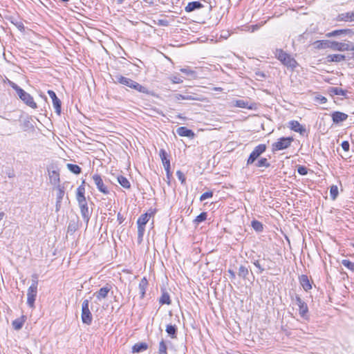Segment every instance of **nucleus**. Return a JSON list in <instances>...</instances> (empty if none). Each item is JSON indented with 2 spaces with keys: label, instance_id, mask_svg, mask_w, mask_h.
Returning a JSON list of instances; mask_svg holds the SVG:
<instances>
[{
  "label": "nucleus",
  "instance_id": "36",
  "mask_svg": "<svg viewBox=\"0 0 354 354\" xmlns=\"http://www.w3.org/2000/svg\"><path fill=\"white\" fill-rule=\"evenodd\" d=\"M67 168L68 169V170L71 172H72L75 174H79L82 171L81 167L80 166H78L77 165L68 163V164H67Z\"/></svg>",
  "mask_w": 354,
  "mask_h": 354
},
{
  "label": "nucleus",
  "instance_id": "34",
  "mask_svg": "<svg viewBox=\"0 0 354 354\" xmlns=\"http://www.w3.org/2000/svg\"><path fill=\"white\" fill-rule=\"evenodd\" d=\"M159 302L160 304H167L169 305L171 304L170 296L167 292H163L162 293L161 297H160Z\"/></svg>",
  "mask_w": 354,
  "mask_h": 354
},
{
  "label": "nucleus",
  "instance_id": "19",
  "mask_svg": "<svg viewBox=\"0 0 354 354\" xmlns=\"http://www.w3.org/2000/svg\"><path fill=\"white\" fill-rule=\"evenodd\" d=\"M85 181L83 180L82 185H80L77 189V194L76 198L78 203H83L84 201H86L85 198V187H84Z\"/></svg>",
  "mask_w": 354,
  "mask_h": 354
},
{
  "label": "nucleus",
  "instance_id": "45",
  "mask_svg": "<svg viewBox=\"0 0 354 354\" xmlns=\"http://www.w3.org/2000/svg\"><path fill=\"white\" fill-rule=\"evenodd\" d=\"M167 346L165 342V341L163 339H162L160 343H159V346H158V353H167Z\"/></svg>",
  "mask_w": 354,
  "mask_h": 354
},
{
  "label": "nucleus",
  "instance_id": "35",
  "mask_svg": "<svg viewBox=\"0 0 354 354\" xmlns=\"http://www.w3.org/2000/svg\"><path fill=\"white\" fill-rule=\"evenodd\" d=\"M238 274L240 277L245 279L247 276L249 274V270L245 266L241 265L239 268Z\"/></svg>",
  "mask_w": 354,
  "mask_h": 354
},
{
  "label": "nucleus",
  "instance_id": "56",
  "mask_svg": "<svg viewBox=\"0 0 354 354\" xmlns=\"http://www.w3.org/2000/svg\"><path fill=\"white\" fill-rule=\"evenodd\" d=\"M7 175H8V177L10 178H12L15 176V174L12 171H9L8 172H7Z\"/></svg>",
  "mask_w": 354,
  "mask_h": 354
},
{
  "label": "nucleus",
  "instance_id": "40",
  "mask_svg": "<svg viewBox=\"0 0 354 354\" xmlns=\"http://www.w3.org/2000/svg\"><path fill=\"white\" fill-rule=\"evenodd\" d=\"M338 187L337 185H332L330 187V196L332 200H335L338 196Z\"/></svg>",
  "mask_w": 354,
  "mask_h": 354
},
{
  "label": "nucleus",
  "instance_id": "52",
  "mask_svg": "<svg viewBox=\"0 0 354 354\" xmlns=\"http://www.w3.org/2000/svg\"><path fill=\"white\" fill-rule=\"evenodd\" d=\"M169 80L174 83V84H180L183 82V80L180 77L178 76H171L169 77Z\"/></svg>",
  "mask_w": 354,
  "mask_h": 354
},
{
  "label": "nucleus",
  "instance_id": "55",
  "mask_svg": "<svg viewBox=\"0 0 354 354\" xmlns=\"http://www.w3.org/2000/svg\"><path fill=\"white\" fill-rule=\"evenodd\" d=\"M227 272L230 274V276L231 279H234L235 278V277H236L235 272L232 270L229 269L227 270Z\"/></svg>",
  "mask_w": 354,
  "mask_h": 354
},
{
  "label": "nucleus",
  "instance_id": "39",
  "mask_svg": "<svg viewBox=\"0 0 354 354\" xmlns=\"http://www.w3.org/2000/svg\"><path fill=\"white\" fill-rule=\"evenodd\" d=\"M24 323L23 319H17L12 321V325L15 330H20L23 327Z\"/></svg>",
  "mask_w": 354,
  "mask_h": 354
},
{
  "label": "nucleus",
  "instance_id": "5",
  "mask_svg": "<svg viewBox=\"0 0 354 354\" xmlns=\"http://www.w3.org/2000/svg\"><path fill=\"white\" fill-rule=\"evenodd\" d=\"M81 319L84 324L91 325L93 321V316L89 309V300L84 299L82 304Z\"/></svg>",
  "mask_w": 354,
  "mask_h": 354
},
{
  "label": "nucleus",
  "instance_id": "4",
  "mask_svg": "<svg viewBox=\"0 0 354 354\" xmlns=\"http://www.w3.org/2000/svg\"><path fill=\"white\" fill-rule=\"evenodd\" d=\"M151 214L145 213L142 214L137 221L138 225V240L140 243L142 241L143 235L145 230V225L149 221Z\"/></svg>",
  "mask_w": 354,
  "mask_h": 354
},
{
  "label": "nucleus",
  "instance_id": "13",
  "mask_svg": "<svg viewBox=\"0 0 354 354\" xmlns=\"http://www.w3.org/2000/svg\"><path fill=\"white\" fill-rule=\"evenodd\" d=\"M78 204H79V206L80 208L82 216L84 221L86 223V224H88L91 213L88 209L87 202L84 201L82 203H78Z\"/></svg>",
  "mask_w": 354,
  "mask_h": 354
},
{
  "label": "nucleus",
  "instance_id": "38",
  "mask_svg": "<svg viewBox=\"0 0 354 354\" xmlns=\"http://www.w3.org/2000/svg\"><path fill=\"white\" fill-rule=\"evenodd\" d=\"M257 167H269L270 166V163L268 162V159L266 158H260L256 163Z\"/></svg>",
  "mask_w": 354,
  "mask_h": 354
},
{
  "label": "nucleus",
  "instance_id": "14",
  "mask_svg": "<svg viewBox=\"0 0 354 354\" xmlns=\"http://www.w3.org/2000/svg\"><path fill=\"white\" fill-rule=\"evenodd\" d=\"M113 80L115 83L121 84L125 85L129 88L132 86L133 83L134 82V80H133L130 78L124 77L119 74L115 75L114 76V77L113 78Z\"/></svg>",
  "mask_w": 354,
  "mask_h": 354
},
{
  "label": "nucleus",
  "instance_id": "59",
  "mask_svg": "<svg viewBox=\"0 0 354 354\" xmlns=\"http://www.w3.org/2000/svg\"><path fill=\"white\" fill-rule=\"evenodd\" d=\"M166 174H167V177L168 180H169L171 176V173L170 171V169H169V173H168V171H166Z\"/></svg>",
  "mask_w": 354,
  "mask_h": 354
},
{
  "label": "nucleus",
  "instance_id": "61",
  "mask_svg": "<svg viewBox=\"0 0 354 354\" xmlns=\"http://www.w3.org/2000/svg\"><path fill=\"white\" fill-rule=\"evenodd\" d=\"M326 102V97H322L320 98V102H321V103H325Z\"/></svg>",
  "mask_w": 354,
  "mask_h": 354
},
{
  "label": "nucleus",
  "instance_id": "62",
  "mask_svg": "<svg viewBox=\"0 0 354 354\" xmlns=\"http://www.w3.org/2000/svg\"><path fill=\"white\" fill-rule=\"evenodd\" d=\"M214 90H215V91H222V88H220V87H215V88H214Z\"/></svg>",
  "mask_w": 354,
  "mask_h": 354
},
{
  "label": "nucleus",
  "instance_id": "28",
  "mask_svg": "<svg viewBox=\"0 0 354 354\" xmlns=\"http://www.w3.org/2000/svg\"><path fill=\"white\" fill-rule=\"evenodd\" d=\"M147 286H148V281L145 277H143L140 280V281L139 283V286H138L141 298H143L145 297Z\"/></svg>",
  "mask_w": 354,
  "mask_h": 354
},
{
  "label": "nucleus",
  "instance_id": "7",
  "mask_svg": "<svg viewBox=\"0 0 354 354\" xmlns=\"http://www.w3.org/2000/svg\"><path fill=\"white\" fill-rule=\"evenodd\" d=\"M266 150V145L264 144H260L255 147L247 160V165L253 164Z\"/></svg>",
  "mask_w": 354,
  "mask_h": 354
},
{
  "label": "nucleus",
  "instance_id": "57",
  "mask_svg": "<svg viewBox=\"0 0 354 354\" xmlns=\"http://www.w3.org/2000/svg\"><path fill=\"white\" fill-rule=\"evenodd\" d=\"M117 217H118V220L119 221V223H122L123 221V218H122L121 214L118 213Z\"/></svg>",
  "mask_w": 354,
  "mask_h": 354
},
{
  "label": "nucleus",
  "instance_id": "12",
  "mask_svg": "<svg viewBox=\"0 0 354 354\" xmlns=\"http://www.w3.org/2000/svg\"><path fill=\"white\" fill-rule=\"evenodd\" d=\"M55 189L57 191L55 211L58 212L61 208L62 201L65 195V189L64 186L58 185L55 187Z\"/></svg>",
  "mask_w": 354,
  "mask_h": 354
},
{
  "label": "nucleus",
  "instance_id": "21",
  "mask_svg": "<svg viewBox=\"0 0 354 354\" xmlns=\"http://www.w3.org/2000/svg\"><path fill=\"white\" fill-rule=\"evenodd\" d=\"M48 175L50 183L55 186H57L60 182L59 173L57 170H48Z\"/></svg>",
  "mask_w": 354,
  "mask_h": 354
},
{
  "label": "nucleus",
  "instance_id": "1",
  "mask_svg": "<svg viewBox=\"0 0 354 354\" xmlns=\"http://www.w3.org/2000/svg\"><path fill=\"white\" fill-rule=\"evenodd\" d=\"M8 84L16 91L17 96L24 104L32 109L37 108V103L29 93L10 80H8Z\"/></svg>",
  "mask_w": 354,
  "mask_h": 354
},
{
  "label": "nucleus",
  "instance_id": "25",
  "mask_svg": "<svg viewBox=\"0 0 354 354\" xmlns=\"http://www.w3.org/2000/svg\"><path fill=\"white\" fill-rule=\"evenodd\" d=\"M176 132L180 136L188 138H193L194 136V133L191 129L185 127H178Z\"/></svg>",
  "mask_w": 354,
  "mask_h": 354
},
{
  "label": "nucleus",
  "instance_id": "15",
  "mask_svg": "<svg viewBox=\"0 0 354 354\" xmlns=\"http://www.w3.org/2000/svg\"><path fill=\"white\" fill-rule=\"evenodd\" d=\"M288 127L297 133H299L301 135L304 136L306 133V129L304 127L301 125L298 121L291 120L289 122Z\"/></svg>",
  "mask_w": 354,
  "mask_h": 354
},
{
  "label": "nucleus",
  "instance_id": "17",
  "mask_svg": "<svg viewBox=\"0 0 354 354\" xmlns=\"http://www.w3.org/2000/svg\"><path fill=\"white\" fill-rule=\"evenodd\" d=\"M48 94L52 100L53 105L55 111H61L62 102L57 97L55 93L53 91L48 90Z\"/></svg>",
  "mask_w": 354,
  "mask_h": 354
},
{
  "label": "nucleus",
  "instance_id": "8",
  "mask_svg": "<svg viewBox=\"0 0 354 354\" xmlns=\"http://www.w3.org/2000/svg\"><path fill=\"white\" fill-rule=\"evenodd\" d=\"M296 304L299 307V313L301 317L305 320L309 319L308 307L306 303L303 301L299 295L295 296Z\"/></svg>",
  "mask_w": 354,
  "mask_h": 354
},
{
  "label": "nucleus",
  "instance_id": "23",
  "mask_svg": "<svg viewBox=\"0 0 354 354\" xmlns=\"http://www.w3.org/2000/svg\"><path fill=\"white\" fill-rule=\"evenodd\" d=\"M299 283L305 291H308L312 288L308 277L306 274H302L299 277Z\"/></svg>",
  "mask_w": 354,
  "mask_h": 354
},
{
  "label": "nucleus",
  "instance_id": "6",
  "mask_svg": "<svg viewBox=\"0 0 354 354\" xmlns=\"http://www.w3.org/2000/svg\"><path fill=\"white\" fill-rule=\"evenodd\" d=\"M231 106L239 107L247 109H256V103L252 102L249 98L234 100L231 102Z\"/></svg>",
  "mask_w": 354,
  "mask_h": 354
},
{
  "label": "nucleus",
  "instance_id": "53",
  "mask_svg": "<svg viewBox=\"0 0 354 354\" xmlns=\"http://www.w3.org/2000/svg\"><path fill=\"white\" fill-rule=\"evenodd\" d=\"M342 149H344V151H349V149H350V144L348 141L345 140V141H343L342 142V145H341Z\"/></svg>",
  "mask_w": 354,
  "mask_h": 354
},
{
  "label": "nucleus",
  "instance_id": "11",
  "mask_svg": "<svg viewBox=\"0 0 354 354\" xmlns=\"http://www.w3.org/2000/svg\"><path fill=\"white\" fill-rule=\"evenodd\" d=\"M329 48L335 50H353L354 47L352 46L351 43H342L338 41H330L329 44Z\"/></svg>",
  "mask_w": 354,
  "mask_h": 354
},
{
  "label": "nucleus",
  "instance_id": "24",
  "mask_svg": "<svg viewBox=\"0 0 354 354\" xmlns=\"http://www.w3.org/2000/svg\"><path fill=\"white\" fill-rule=\"evenodd\" d=\"M331 117L333 122L338 124L346 120L348 118V115L344 112H333Z\"/></svg>",
  "mask_w": 354,
  "mask_h": 354
},
{
  "label": "nucleus",
  "instance_id": "58",
  "mask_svg": "<svg viewBox=\"0 0 354 354\" xmlns=\"http://www.w3.org/2000/svg\"><path fill=\"white\" fill-rule=\"evenodd\" d=\"M17 28H18L20 30H24V24H23L21 22H20V23H19V24H17Z\"/></svg>",
  "mask_w": 354,
  "mask_h": 354
},
{
  "label": "nucleus",
  "instance_id": "37",
  "mask_svg": "<svg viewBox=\"0 0 354 354\" xmlns=\"http://www.w3.org/2000/svg\"><path fill=\"white\" fill-rule=\"evenodd\" d=\"M207 212H201L198 216L196 217V218L194 220V223L196 225H198L201 222L205 221L207 219Z\"/></svg>",
  "mask_w": 354,
  "mask_h": 354
},
{
  "label": "nucleus",
  "instance_id": "3",
  "mask_svg": "<svg viewBox=\"0 0 354 354\" xmlns=\"http://www.w3.org/2000/svg\"><path fill=\"white\" fill-rule=\"evenodd\" d=\"M293 140L292 137H281L279 138L276 142L272 144V152L288 149L291 145Z\"/></svg>",
  "mask_w": 354,
  "mask_h": 354
},
{
  "label": "nucleus",
  "instance_id": "20",
  "mask_svg": "<svg viewBox=\"0 0 354 354\" xmlns=\"http://www.w3.org/2000/svg\"><path fill=\"white\" fill-rule=\"evenodd\" d=\"M337 20L339 21H354V12H347L339 14Z\"/></svg>",
  "mask_w": 354,
  "mask_h": 354
},
{
  "label": "nucleus",
  "instance_id": "49",
  "mask_svg": "<svg viewBox=\"0 0 354 354\" xmlns=\"http://www.w3.org/2000/svg\"><path fill=\"white\" fill-rule=\"evenodd\" d=\"M180 71L188 76L195 77V72L189 68H181Z\"/></svg>",
  "mask_w": 354,
  "mask_h": 354
},
{
  "label": "nucleus",
  "instance_id": "54",
  "mask_svg": "<svg viewBox=\"0 0 354 354\" xmlns=\"http://www.w3.org/2000/svg\"><path fill=\"white\" fill-rule=\"evenodd\" d=\"M36 282L35 287L38 286V276L36 274L32 275V283Z\"/></svg>",
  "mask_w": 354,
  "mask_h": 354
},
{
  "label": "nucleus",
  "instance_id": "51",
  "mask_svg": "<svg viewBox=\"0 0 354 354\" xmlns=\"http://www.w3.org/2000/svg\"><path fill=\"white\" fill-rule=\"evenodd\" d=\"M252 263L255 266L256 268H258L259 273H262L265 270V268L261 266L259 260H254Z\"/></svg>",
  "mask_w": 354,
  "mask_h": 354
},
{
  "label": "nucleus",
  "instance_id": "2",
  "mask_svg": "<svg viewBox=\"0 0 354 354\" xmlns=\"http://www.w3.org/2000/svg\"><path fill=\"white\" fill-rule=\"evenodd\" d=\"M276 57L283 65L287 67L295 68L297 66L296 60L281 49L277 50Z\"/></svg>",
  "mask_w": 354,
  "mask_h": 354
},
{
  "label": "nucleus",
  "instance_id": "41",
  "mask_svg": "<svg viewBox=\"0 0 354 354\" xmlns=\"http://www.w3.org/2000/svg\"><path fill=\"white\" fill-rule=\"evenodd\" d=\"M252 227L257 232H261L263 229V224L257 220L252 221Z\"/></svg>",
  "mask_w": 354,
  "mask_h": 354
},
{
  "label": "nucleus",
  "instance_id": "48",
  "mask_svg": "<svg viewBox=\"0 0 354 354\" xmlns=\"http://www.w3.org/2000/svg\"><path fill=\"white\" fill-rule=\"evenodd\" d=\"M213 196V193L212 192H206L202 194L200 197V201H203L207 198H212Z\"/></svg>",
  "mask_w": 354,
  "mask_h": 354
},
{
  "label": "nucleus",
  "instance_id": "18",
  "mask_svg": "<svg viewBox=\"0 0 354 354\" xmlns=\"http://www.w3.org/2000/svg\"><path fill=\"white\" fill-rule=\"evenodd\" d=\"M204 6L200 1H191L187 3V5L185 8V11L186 12H192L196 10H200L203 8Z\"/></svg>",
  "mask_w": 354,
  "mask_h": 354
},
{
  "label": "nucleus",
  "instance_id": "42",
  "mask_svg": "<svg viewBox=\"0 0 354 354\" xmlns=\"http://www.w3.org/2000/svg\"><path fill=\"white\" fill-rule=\"evenodd\" d=\"M330 92L332 94L337 95H345L346 92L342 90L341 88L339 87H331L330 88Z\"/></svg>",
  "mask_w": 354,
  "mask_h": 354
},
{
  "label": "nucleus",
  "instance_id": "32",
  "mask_svg": "<svg viewBox=\"0 0 354 354\" xmlns=\"http://www.w3.org/2000/svg\"><path fill=\"white\" fill-rule=\"evenodd\" d=\"M130 88L135 89L142 93H145V94L149 93V91L146 87L142 86L141 84H138V82H136L135 81L133 82L132 86Z\"/></svg>",
  "mask_w": 354,
  "mask_h": 354
},
{
  "label": "nucleus",
  "instance_id": "29",
  "mask_svg": "<svg viewBox=\"0 0 354 354\" xmlns=\"http://www.w3.org/2000/svg\"><path fill=\"white\" fill-rule=\"evenodd\" d=\"M328 62H340L345 59V56L340 54L328 55L326 57Z\"/></svg>",
  "mask_w": 354,
  "mask_h": 354
},
{
  "label": "nucleus",
  "instance_id": "60",
  "mask_svg": "<svg viewBox=\"0 0 354 354\" xmlns=\"http://www.w3.org/2000/svg\"><path fill=\"white\" fill-rule=\"evenodd\" d=\"M178 117L181 119H187V118L185 116L183 113H180Z\"/></svg>",
  "mask_w": 354,
  "mask_h": 354
},
{
  "label": "nucleus",
  "instance_id": "9",
  "mask_svg": "<svg viewBox=\"0 0 354 354\" xmlns=\"http://www.w3.org/2000/svg\"><path fill=\"white\" fill-rule=\"evenodd\" d=\"M36 282L32 283L28 289L27 304L29 307L33 308L37 293V287H35Z\"/></svg>",
  "mask_w": 354,
  "mask_h": 354
},
{
  "label": "nucleus",
  "instance_id": "22",
  "mask_svg": "<svg viewBox=\"0 0 354 354\" xmlns=\"http://www.w3.org/2000/svg\"><path fill=\"white\" fill-rule=\"evenodd\" d=\"M159 155L162 162L165 171L169 172V169H170V160L167 159V153L166 151L162 149H160Z\"/></svg>",
  "mask_w": 354,
  "mask_h": 354
},
{
  "label": "nucleus",
  "instance_id": "44",
  "mask_svg": "<svg viewBox=\"0 0 354 354\" xmlns=\"http://www.w3.org/2000/svg\"><path fill=\"white\" fill-rule=\"evenodd\" d=\"M330 41H317L315 43L317 48H329Z\"/></svg>",
  "mask_w": 354,
  "mask_h": 354
},
{
  "label": "nucleus",
  "instance_id": "64",
  "mask_svg": "<svg viewBox=\"0 0 354 354\" xmlns=\"http://www.w3.org/2000/svg\"><path fill=\"white\" fill-rule=\"evenodd\" d=\"M60 1L62 2H68V0H60Z\"/></svg>",
  "mask_w": 354,
  "mask_h": 354
},
{
  "label": "nucleus",
  "instance_id": "47",
  "mask_svg": "<svg viewBox=\"0 0 354 354\" xmlns=\"http://www.w3.org/2000/svg\"><path fill=\"white\" fill-rule=\"evenodd\" d=\"M308 168L303 165H299L297 167V172L301 175L305 176L308 174Z\"/></svg>",
  "mask_w": 354,
  "mask_h": 354
},
{
  "label": "nucleus",
  "instance_id": "30",
  "mask_svg": "<svg viewBox=\"0 0 354 354\" xmlns=\"http://www.w3.org/2000/svg\"><path fill=\"white\" fill-rule=\"evenodd\" d=\"M352 31L349 29H342V30H335L332 32L327 33L326 36L328 37H336L338 35L351 33Z\"/></svg>",
  "mask_w": 354,
  "mask_h": 354
},
{
  "label": "nucleus",
  "instance_id": "63",
  "mask_svg": "<svg viewBox=\"0 0 354 354\" xmlns=\"http://www.w3.org/2000/svg\"><path fill=\"white\" fill-rule=\"evenodd\" d=\"M68 230H73V229H71V225H68Z\"/></svg>",
  "mask_w": 354,
  "mask_h": 354
},
{
  "label": "nucleus",
  "instance_id": "43",
  "mask_svg": "<svg viewBox=\"0 0 354 354\" xmlns=\"http://www.w3.org/2000/svg\"><path fill=\"white\" fill-rule=\"evenodd\" d=\"M342 264L348 270L354 272V262H352L348 259H343L342 261Z\"/></svg>",
  "mask_w": 354,
  "mask_h": 354
},
{
  "label": "nucleus",
  "instance_id": "31",
  "mask_svg": "<svg viewBox=\"0 0 354 354\" xmlns=\"http://www.w3.org/2000/svg\"><path fill=\"white\" fill-rule=\"evenodd\" d=\"M166 332L171 338H176L177 334V327L176 325L168 324L166 327Z\"/></svg>",
  "mask_w": 354,
  "mask_h": 354
},
{
  "label": "nucleus",
  "instance_id": "16",
  "mask_svg": "<svg viewBox=\"0 0 354 354\" xmlns=\"http://www.w3.org/2000/svg\"><path fill=\"white\" fill-rule=\"evenodd\" d=\"M111 286L109 284L101 288L97 292L94 293L97 299L101 301L103 299L106 298L109 291L111 290Z\"/></svg>",
  "mask_w": 354,
  "mask_h": 354
},
{
  "label": "nucleus",
  "instance_id": "46",
  "mask_svg": "<svg viewBox=\"0 0 354 354\" xmlns=\"http://www.w3.org/2000/svg\"><path fill=\"white\" fill-rule=\"evenodd\" d=\"M174 98L176 100H192L194 99L192 95H181V94H176L174 95Z\"/></svg>",
  "mask_w": 354,
  "mask_h": 354
},
{
  "label": "nucleus",
  "instance_id": "33",
  "mask_svg": "<svg viewBox=\"0 0 354 354\" xmlns=\"http://www.w3.org/2000/svg\"><path fill=\"white\" fill-rule=\"evenodd\" d=\"M118 182L122 187L125 189H129L131 187L130 182L126 177L123 176H119L118 177Z\"/></svg>",
  "mask_w": 354,
  "mask_h": 354
},
{
  "label": "nucleus",
  "instance_id": "26",
  "mask_svg": "<svg viewBox=\"0 0 354 354\" xmlns=\"http://www.w3.org/2000/svg\"><path fill=\"white\" fill-rule=\"evenodd\" d=\"M34 121L31 118H26L21 120V128L24 131H28L34 128Z\"/></svg>",
  "mask_w": 354,
  "mask_h": 354
},
{
  "label": "nucleus",
  "instance_id": "10",
  "mask_svg": "<svg viewBox=\"0 0 354 354\" xmlns=\"http://www.w3.org/2000/svg\"><path fill=\"white\" fill-rule=\"evenodd\" d=\"M92 178L99 192L104 194H109V190L107 188V187L104 185L100 175H99L98 174H95L93 175Z\"/></svg>",
  "mask_w": 354,
  "mask_h": 354
},
{
  "label": "nucleus",
  "instance_id": "27",
  "mask_svg": "<svg viewBox=\"0 0 354 354\" xmlns=\"http://www.w3.org/2000/svg\"><path fill=\"white\" fill-rule=\"evenodd\" d=\"M148 348V344L145 342H138L135 344L132 347L133 353L143 352Z\"/></svg>",
  "mask_w": 354,
  "mask_h": 354
},
{
  "label": "nucleus",
  "instance_id": "50",
  "mask_svg": "<svg viewBox=\"0 0 354 354\" xmlns=\"http://www.w3.org/2000/svg\"><path fill=\"white\" fill-rule=\"evenodd\" d=\"M176 176H177L178 179L181 182L182 184L185 183V176L181 171L178 170L176 171Z\"/></svg>",
  "mask_w": 354,
  "mask_h": 354
}]
</instances>
